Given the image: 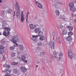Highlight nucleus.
Wrapping results in <instances>:
<instances>
[{"instance_id": "2", "label": "nucleus", "mask_w": 76, "mask_h": 76, "mask_svg": "<svg viewBox=\"0 0 76 76\" xmlns=\"http://www.w3.org/2000/svg\"><path fill=\"white\" fill-rule=\"evenodd\" d=\"M15 11L16 13V16L20 15V13L18 12L19 11V6L18 2H16V4L15 5Z\"/></svg>"}, {"instance_id": "14", "label": "nucleus", "mask_w": 76, "mask_h": 76, "mask_svg": "<svg viewBox=\"0 0 76 76\" xmlns=\"http://www.w3.org/2000/svg\"><path fill=\"white\" fill-rule=\"evenodd\" d=\"M40 31V30L39 28H36L34 30V32L36 34H39Z\"/></svg>"}, {"instance_id": "23", "label": "nucleus", "mask_w": 76, "mask_h": 76, "mask_svg": "<svg viewBox=\"0 0 76 76\" xmlns=\"http://www.w3.org/2000/svg\"><path fill=\"white\" fill-rule=\"evenodd\" d=\"M1 13H2V15L3 16H4V15H5V14L6 13V12L3 10L1 11Z\"/></svg>"}, {"instance_id": "33", "label": "nucleus", "mask_w": 76, "mask_h": 76, "mask_svg": "<svg viewBox=\"0 0 76 76\" xmlns=\"http://www.w3.org/2000/svg\"><path fill=\"white\" fill-rule=\"evenodd\" d=\"M58 28L59 29H61V28H63V26L61 25H60L59 26H58Z\"/></svg>"}, {"instance_id": "52", "label": "nucleus", "mask_w": 76, "mask_h": 76, "mask_svg": "<svg viewBox=\"0 0 76 76\" xmlns=\"http://www.w3.org/2000/svg\"><path fill=\"white\" fill-rule=\"evenodd\" d=\"M4 76H10V75H9L6 74Z\"/></svg>"}, {"instance_id": "8", "label": "nucleus", "mask_w": 76, "mask_h": 76, "mask_svg": "<svg viewBox=\"0 0 76 76\" xmlns=\"http://www.w3.org/2000/svg\"><path fill=\"white\" fill-rule=\"evenodd\" d=\"M38 37V35H37L36 36L32 35V37L31 38V39L33 41H35L36 42H37V38Z\"/></svg>"}, {"instance_id": "30", "label": "nucleus", "mask_w": 76, "mask_h": 76, "mask_svg": "<svg viewBox=\"0 0 76 76\" xmlns=\"http://www.w3.org/2000/svg\"><path fill=\"white\" fill-rule=\"evenodd\" d=\"M13 72L14 73H18V70H17V69H15L13 70Z\"/></svg>"}, {"instance_id": "49", "label": "nucleus", "mask_w": 76, "mask_h": 76, "mask_svg": "<svg viewBox=\"0 0 76 76\" xmlns=\"http://www.w3.org/2000/svg\"><path fill=\"white\" fill-rule=\"evenodd\" d=\"M17 18H18V19H19V16H20V15H16Z\"/></svg>"}, {"instance_id": "44", "label": "nucleus", "mask_w": 76, "mask_h": 76, "mask_svg": "<svg viewBox=\"0 0 76 76\" xmlns=\"http://www.w3.org/2000/svg\"><path fill=\"white\" fill-rule=\"evenodd\" d=\"M28 15H29V12H27L26 14V16H27V17L28 16Z\"/></svg>"}, {"instance_id": "20", "label": "nucleus", "mask_w": 76, "mask_h": 76, "mask_svg": "<svg viewBox=\"0 0 76 76\" xmlns=\"http://www.w3.org/2000/svg\"><path fill=\"white\" fill-rule=\"evenodd\" d=\"M38 35H37L38 37H39V36H40V37H41V36H42V35H43V32H42L41 31H40L38 33Z\"/></svg>"}, {"instance_id": "15", "label": "nucleus", "mask_w": 76, "mask_h": 76, "mask_svg": "<svg viewBox=\"0 0 76 76\" xmlns=\"http://www.w3.org/2000/svg\"><path fill=\"white\" fill-rule=\"evenodd\" d=\"M66 39L67 41H70L73 39L71 36H68V37H67Z\"/></svg>"}, {"instance_id": "41", "label": "nucleus", "mask_w": 76, "mask_h": 76, "mask_svg": "<svg viewBox=\"0 0 76 76\" xmlns=\"http://www.w3.org/2000/svg\"><path fill=\"white\" fill-rule=\"evenodd\" d=\"M6 6L5 5H3L2 7V9H6Z\"/></svg>"}, {"instance_id": "31", "label": "nucleus", "mask_w": 76, "mask_h": 76, "mask_svg": "<svg viewBox=\"0 0 76 76\" xmlns=\"http://www.w3.org/2000/svg\"><path fill=\"white\" fill-rule=\"evenodd\" d=\"M53 54L54 56H57L58 54V53L56 51H54L53 52Z\"/></svg>"}, {"instance_id": "60", "label": "nucleus", "mask_w": 76, "mask_h": 76, "mask_svg": "<svg viewBox=\"0 0 76 76\" xmlns=\"http://www.w3.org/2000/svg\"><path fill=\"white\" fill-rule=\"evenodd\" d=\"M42 69H45V67H43V68H42Z\"/></svg>"}, {"instance_id": "59", "label": "nucleus", "mask_w": 76, "mask_h": 76, "mask_svg": "<svg viewBox=\"0 0 76 76\" xmlns=\"http://www.w3.org/2000/svg\"><path fill=\"white\" fill-rule=\"evenodd\" d=\"M36 67H38V65H36Z\"/></svg>"}, {"instance_id": "7", "label": "nucleus", "mask_w": 76, "mask_h": 76, "mask_svg": "<svg viewBox=\"0 0 76 76\" xmlns=\"http://www.w3.org/2000/svg\"><path fill=\"white\" fill-rule=\"evenodd\" d=\"M35 1H36L35 4H37V6L40 8V9H42V5L41 4L38 2L39 0H35Z\"/></svg>"}, {"instance_id": "11", "label": "nucleus", "mask_w": 76, "mask_h": 76, "mask_svg": "<svg viewBox=\"0 0 76 76\" xmlns=\"http://www.w3.org/2000/svg\"><path fill=\"white\" fill-rule=\"evenodd\" d=\"M51 49H54V42L52 41L51 42Z\"/></svg>"}, {"instance_id": "53", "label": "nucleus", "mask_w": 76, "mask_h": 76, "mask_svg": "<svg viewBox=\"0 0 76 76\" xmlns=\"http://www.w3.org/2000/svg\"><path fill=\"white\" fill-rule=\"evenodd\" d=\"M26 20H28V16L27 17V16H26Z\"/></svg>"}, {"instance_id": "46", "label": "nucleus", "mask_w": 76, "mask_h": 76, "mask_svg": "<svg viewBox=\"0 0 76 76\" xmlns=\"http://www.w3.org/2000/svg\"><path fill=\"white\" fill-rule=\"evenodd\" d=\"M2 60H6V58L4 56H3V57Z\"/></svg>"}, {"instance_id": "16", "label": "nucleus", "mask_w": 76, "mask_h": 76, "mask_svg": "<svg viewBox=\"0 0 76 76\" xmlns=\"http://www.w3.org/2000/svg\"><path fill=\"white\" fill-rule=\"evenodd\" d=\"M68 6L70 7H74V4L72 2H71L69 4Z\"/></svg>"}, {"instance_id": "5", "label": "nucleus", "mask_w": 76, "mask_h": 76, "mask_svg": "<svg viewBox=\"0 0 76 76\" xmlns=\"http://www.w3.org/2000/svg\"><path fill=\"white\" fill-rule=\"evenodd\" d=\"M0 20L1 21V22H2V26H3V27H6V20H4V19L2 18Z\"/></svg>"}, {"instance_id": "51", "label": "nucleus", "mask_w": 76, "mask_h": 76, "mask_svg": "<svg viewBox=\"0 0 76 76\" xmlns=\"http://www.w3.org/2000/svg\"><path fill=\"white\" fill-rule=\"evenodd\" d=\"M73 3H76V0H73Z\"/></svg>"}, {"instance_id": "19", "label": "nucleus", "mask_w": 76, "mask_h": 76, "mask_svg": "<svg viewBox=\"0 0 76 76\" xmlns=\"http://www.w3.org/2000/svg\"><path fill=\"white\" fill-rule=\"evenodd\" d=\"M67 28H68L69 31H73V27H70V26H67Z\"/></svg>"}, {"instance_id": "40", "label": "nucleus", "mask_w": 76, "mask_h": 76, "mask_svg": "<svg viewBox=\"0 0 76 76\" xmlns=\"http://www.w3.org/2000/svg\"><path fill=\"white\" fill-rule=\"evenodd\" d=\"M1 42L2 43V44H4V43H5V42L4 41V40H1Z\"/></svg>"}, {"instance_id": "1", "label": "nucleus", "mask_w": 76, "mask_h": 76, "mask_svg": "<svg viewBox=\"0 0 76 76\" xmlns=\"http://www.w3.org/2000/svg\"><path fill=\"white\" fill-rule=\"evenodd\" d=\"M10 31V29L9 27L4 28V31L3 32V35L5 37H8L10 35L9 32Z\"/></svg>"}, {"instance_id": "58", "label": "nucleus", "mask_w": 76, "mask_h": 76, "mask_svg": "<svg viewBox=\"0 0 76 76\" xmlns=\"http://www.w3.org/2000/svg\"><path fill=\"white\" fill-rule=\"evenodd\" d=\"M74 22L76 23V19L74 20Z\"/></svg>"}, {"instance_id": "45", "label": "nucleus", "mask_w": 76, "mask_h": 76, "mask_svg": "<svg viewBox=\"0 0 76 76\" xmlns=\"http://www.w3.org/2000/svg\"><path fill=\"white\" fill-rule=\"evenodd\" d=\"M15 11H14L13 19H14V18H15Z\"/></svg>"}, {"instance_id": "29", "label": "nucleus", "mask_w": 76, "mask_h": 76, "mask_svg": "<svg viewBox=\"0 0 76 76\" xmlns=\"http://www.w3.org/2000/svg\"><path fill=\"white\" fill-rule=\"evenodd\" d=\"M57 39L59 41V44H61V41L60 39V37H58L57 38Z\"/></svg>"}, {"instance_id": "18", "label": "nucleus", "mask_w": 76, "mask_h": 76, "mask_svg": "<svg viewBox=\"0 0 76 76\" xmlns=\"http://www.w3.org/2000/svg\"><path fill=\"white\" fill-rule=\"evenodd\" d=\"M11 64L12 66H15V65H18V62H16L13 61L12 62Z\"/></svg>"}, {"instance_id": "37", "label": "nucleus", "mask_w": 76, "mask_h": 76, "mask_svg": "<svg viewBox=\"0 0 76 76\" xmlns=\"http://www.w3.org/2000/svg\"><path fill=\"white\" fill-rule=\"evenodd\" d=\"M12 12V10L10 9L8 11V13H11V12Z\"/></svg>"}, {"instance_id": "10", "label": "nucleus", "mask_w": 76, "mask_h": 76, "mask_svg": "<svg viewBox=\"0 0 76 76\" xmlns=\"http://www.w3.org/2000/svg\"><path fill=\"white\" fill-rule=\"evenodd\" d=\"M25 58H26V56L24 55H23L21 56V61H25Z\"/></svg>"}, {"instance_id": "6", "label": "nucleus", "mask_w": 76, "mask_h": 76, "mask_svg": "<svg viewBox=\"0 0 76 76\" xmlns=\"http://www.w3.org/2000/svg\"><path fill=\"white\" fill-rule=\"evenodd\" d=\"M20 69L21 72H23V73H25V72H26V70H27V69L25 67H23V66H21L20 67Z\"/></svg>"}, {"instance_id": "24", "label": "nucleus", "mask_w": 76, "mask_h": 76, "mask_svg": "<svg viewBox=\"0 0 76 76\" xmlns=\"http://www.w3.org/2000/svg\"><path fill=\"white\" fill-rule=\"evenodd\" d=\"M67 31L66 30H64L63 31L62 33V34H62V35H66V34H67Z\"/></svg>"}, {"instance_id": "32", "label": "nucleus", "mask_w": 76, "mask_h": 76, "mask_svg": "<svg viewBox=\"0 0 76 76\" xmlns=\"http://www.w3.org/2000/svg\"><path fill=\"white\" fill-rule=\"evenodd\" d=\"M42 42H39L37 43V45L38 46H41V45H42Z\"/></svg>"}, {"instance_id": "34", "label": "nucleus", "mask_w": 76, "mask_h": 76, "mask_svg": "<svg viewBox=\"0 0 76 76\" xmlns=\"http://www.w3.org/2000/svg\"><path fill=\"white\" fill-rule=\"evenodd\" d=\"M45 55V52H42L40 53V56H42Z\"/></svg>"}, {"instance_id": "42", "label": "nucleus", "mask_w": 76, "mask_h": 76, "mask_svg": "<svg viewBox=\"0 0 76 76\" xmlns=\"http://www.w3.org/2000/svg\"><path fill=\"white\" fill-rule=\"evenodd\" d=\"M61 57H59L57 58V61H59L60 60H61Z\"/></svg>"}, {"instance_id": "56", "label": "nucleus", "mask_w": 76, "mask_h": 76, "mask_svg": "<svg viewBox=\"0 0 76 76\" xmlns=\"http://www.w3.org/2000/svg\"><path fill=\"white\" fill-rule=\"evenodd\" d=\"M21 15H23V11H22L21 12Z\"/></svg>"}, {"instance_id": "38", "label": "nucleus", "mask_w": 76, "mask_h": 76, "mask_svg": "<svg viewBox=\"0 0 76 76\" xmlns=\"http://www.w3.org/2000/svg\"><path fill=\"white\" fill-rule=\"evenodd\" d=\"M3 66V67H5V68H6L7 67V68H9V67L7 66V65H6V64L4 65Z\"/></svg>"}, {"instance_id": "4", "label": "nucleus", "mask_w": 76, "mask_h": 76, "mask_svg": "<svg viewBox=\"0 0 76 76\" xmlns=\"http://www.w3.org/2000/svg\"><path fill=\"white\" fill-rule=\"evenodd\" d=\"M68 51V55L69 58H70L71 59L73 58V54L72 52V50L70 49H69Z\"/></svg>"}, {"instance_id": "47", "label": "nucleus", "mask_w": 76, "mask_h": 76, "mask_svg": "<svg viewBox=\"0 0 76 76\" xmlns=\"http://www.w3.org/2000/svg\"><path fill=\"white\" fill-rule=\"evenodd\" d=\"M58 4H62V3L61 2H58Z\"/></svg>"}, {"instance_id": "27", "label": "nucleus", "mask_w": 76, "mask_h": 76, "mask_svg": "<svg viewBox=\"0 0 76 76\" xmlns=\"http://www.w3.org/2000/svg\"><path fill=\"white\" fill-rule=\"evenodd\" d=\"M60 18L61 19L63 20H65V17H64V15L60 16Z\"/></svg>"}, {"instance_id": "43", "label": "nucleus", "mask_w": 76, "mask_h": 76, "mask_svg": "<svg viewBox=\"0 0 76 76\" xmlns=\"http://www.w3.org/2000/svg\"><path fill=\"white\" fill-rule=\"evenodd\" d=\"M59 57H62V56H63V54H62V53H60L59 54Z\"/></svg>"}, {"instance_id": "63", "label": "nucleus", "mask_w": 76, "mask_h": 76, "mask_svg": "<svg viewBox=\"0 0 76 76\" xmlns=\"http://www.w3.org/2000/svg\"><path fill=\"white\" fill-rule=\"evenodd\" d=\"M1 35V33H0V35Z\"/></svg>"}, {"instance_id": "12", "label": "nucleus", "mask_w": 76, "mask_h": 76, "mask_svg": "<svg viewBox=\"0 0 76 76\" xmlns=\"http://www.w3.org/2000/svg\"><path fill=\"white\" fill-rule=\"evenodd\" d=\"M70 9L71 11H72V12H76V9L74 7H70Z\"/></svg>"}, {"instance_id": "55", "label": "nucleus", "mask_w": 76, "mask_h": 76, "mask_svg": "<svg viewBox=\"0 0 76 76\" xmlns=\"http://www.w3.org/2000/svg\"><path fill=\"white\" fill-rule=\"evenodd\" d=\"M3 1L2 0H0V3H2Z\"/></svg>"}, {"instance_id": "48", "label": "nucleus", "mask_w": 76, "mask_h": 76, "mask_svg": "<svg viewBox=\"0 0 76 76\" xmlns=\"http://www.w3.org/2000/svg\"><path fill=\"white\" fill-rule=\"evenodd\" d=\"M21 18H24V17H23V15H21Z\"/></svg>"}, {"instance_id": "54", "label": "nucleus", "mask_w": 76, "mask_h": 76, "mask_svg": "<svg viewBox=\"0 0 76 76\" xmlns=\"http://www.w3.org/2000/svg\"><path fill=\"white\" fill-rule=\"evenodd\" d=\"M27 61H28L25 60L24 62H25V63H27Z\"/></svg>"}, {"instance_id": "39", "label": "nucleus", "mask_w": 76, "mask_h": 76, "mask_svg": "<svg viewBox=\"0 0 76 76\" xmlns=\"http://www.w3.org/2000/svg\"><path fill=\"white\" fill-rule=\"evenodd\" d=\"M24 20V18H21V22H23V21Z\"/></svg>"}, {"instance_id": "21", "label": "nucleus", "mask_w": 76, "mask_h": 76, "mask_svg": "<svg viewBox=\"0 0 76 76\" xmlns=\"http://www.w3.org/2000/svg\"><path fill=\"white\" fill-rule=\"evenodd\" d=\"M10 50H14V49H15V46H12L10 47Z\"/></svg>"}, {"instance_id": "13", "label": "nucleus", "mask_w": 76, "mask_h": 76, "mask_svg": "<svg viewBox=\"0 0 76 76\" xmlns=\"http://www.w3.org/2000/svg\"><path fill=\"white\" fill-rule=\"evenodd\" d=\"M39 39L40 41H44V40L45 39V37L43 36H41L39 38Z\"/></svg>"}, {"instance_id": "57", "label": "nucleus", "mask_w": 76, "mask_h": 76, "mask_svg": "<svg viewBox=\"0 0 76 76\" xmlns=\"http://www.w3.org/2000/svg\"><path fill=\"white\" fill-rule=\"evenodd\" d=\"M54 58H57V56H54Z\"/></svg>"}, {"instance_id": "36", "label": "nucleus", "mask_w": 76, "mask_h": 76, "mask_svg": "<svg viewBox=\"0 0 76 76\" xmlns=\"http://www.w3.org/2000/svg\"><path fill=\"white\" fill-rule=\"evenodd\" d=\"M15 54H16V53H12L11 56L12 57H15Z\"/></svg>"}, {"instance_id": "22", "label": "nucleus", "mask_w": 76, "mask_h": 76, "mask_svg": "<svg viewBox=\"0 0 76 76\" xmlns=\"http://www.w3.org/2000/svg\"><path fill=\"white\" fill-rule=\"evenodd\" d=\"M56 13L57 16H59L60 15V11L58 10H57L56 11Z\"/></svg>"}, {"instance_id": "17", "label": "nucleus", "mask_w": 76, "mask_h": 76, "mask_svg": "<svg viewBox=\"0 0 76 76\" xmlns=\"http://www.w3.org/2000/svg\"><path fill=\"white\" fill-rule=\"evenodd\" d=\"M19 48L21 50V51H23L24 49V48H23V46L22 45H20L19 46Z\"/></svg>"}, {"instance_id": "26", "label": "nucleus", "mask_w": 76, "mask_h": 76, "mask_svg": "<svg viewBox=\"0 0 76 76\" xmlns=\"http://www.w3.org/2000/svg\"><path fill=\"white\" fill-rule=\"evenodd\" d=\"M6 71L7 74H10V70L7 69H6Z\"/></svg>"}, {"instance_id": "28", "label": "nucleus", "mask_w": 76, "mask_h": 76, "mask_svg": "<svg viewBox=\"0 0 76 76\" xmlns=\"http://www.w3.org/2000/svg\"><path fill=\"white\" fill-rule=\"evenodd\" d=\"M4 49H0V54H3L4 53Z\"/></svg>"}, {"instance_id": "62", "label": "nucleus", "mask_w": 76, "mask_h": 76, "mask_svg": "<svg viewBox=\"0 0 76 76\" xmlns=\"http://www.w3.org/2000/svg\"><path fill=\"white\" fill-rule=\"evenodd\" d=\"M50 62L52 63V61H50Z\"/></svg>"}, {"instance_id": "3", "label": "nucleus", "mask_w": 76, "mask_h": 76, "mask_svg": "<svg viewBox=\"0 0 76 76\" xmlns=\"http://www.w3.org/2000/svg\"><path fill=\"white\" fill-rule=\"evenodd\" d=\"M18 39V37H16V36H14L13 38L12 39H11V41H12L13 43H15V44L13 46H15V48L16 47H18V44L17 43L16 40Z\"/></svg>"}, {"instance_id": "61", "label": "nucleus", "mask_w": 76, "mask_h": 76, "mask_svg": "<svg viewBox=\"0 0 76 76\" xmlns=\"http://www.w3.org/2000/svg\"><path fill=\"white\" fill-rule=\"evenodd\" d=\"M37 63H38V64H39V62H37Z\"/></svg>"}, {"instance_id": "35", "label": "nucleus", "mask_w": 76, "mask_h": 76, "mask_svg": "<svg viewBox=\"0 0 76 76\" xmlns=\"http://www.w3.org/2000/svg\"><path fill=\"white\" fill-rule=\"evenodd\" d=\"M4 48L3 47V46L0 45V49L1 50L2 49H3V50H4Z\"/></svg>"}, {"instance_id": "25", "label": "nucleus", "mask_w": 76, "mask_h": 76, "mask_svg": "<svg viewBox=\"0 0 76 76\" xmlns=\"http://www.w3.org/2000/svg\"><path fill=\"white\" fill-rule=\"evenodd\" d=\"M73 34V32H72L71 31L69 32L68 33V35L69 37H71V36H72Z\"/></svg>"}, {"instance_id": "64", "label": "nucleus", "mask_w": 76, "mask_h": 76, "mask_svg": "<svg viewBox=\"0 0 76 76\" xmlns=\"http://www.w3.org/2000/svg\"><path fill=\"white\" fill-rule=\"evenodd\" d=\"M32 49H33V47H32Z\"/></svg>"}, {"instance_id": "9", "label": "nucleus", "mask_w": 76, "mask_h": 76, "mask_svg": "<svg viewBox=\"0 0 76 76\" xmlns=\"http://www.w3.org/2000/svg\"><path fill=\"white\" fill-rule=\"evenodd\" d=\"M29 27L30 29H33L37 27V25H34L33 24H29Z\"/></svg>"}, {"instance_id": "50", "label": "nucleus", "mask_w": 76, "mask_h": 76, "mask_svg": "<svg viewBox=\"0 0 76 76\" xmlns=\"http://www.w3.org/2000/svg\"><path fill=\"white\" fill-rule=\"evenodd\" d=\"M26 22L27 23H29V21L28 20H26Z\"/></svg>"}]
</instances>
